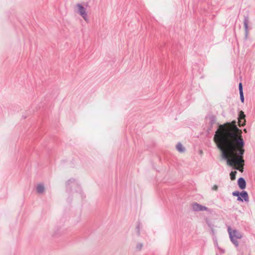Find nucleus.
Returning a JSON list of instances; mask_svg holds the SVG:
<instances>
[{
	"label": "nucleus",
	"mask_w": 255,
	"mask_h": 255,
	"mask_svg": "<svg viewBox=\"0 0 255 255\" xmlns=\"http://www.w3.org/2000/svg\"><path fill=\"white\" fill-rule=\"evenodd\" d=\"M244 132H247V129H246V128H245V129H244Z\"/></svg>",
	"instance_id": "obj_18"
},
{
	"label": "nucleus",
	"mask_w": 255,
	"mask_h": 255,
	"mask_svg": "<svg viewBox=\"0 0 255 255\" xmlns=\"http://www.w3.org/2000/svg\"><path fill=\"white\" fill-rule=\"evenodd\" d=\"M242 131L236 125V121L220 125L215 131L213 140L220 150L222 158L228 165L243 172L245 165V142Z\"/></svg>",
	"instance_id": "obj_1"
},
{
	"label": "nucleus",
	"mask_w": 255,
	"mask_h": 255,
	"mask_svg": "<svg viewBox=\"0 0 255 255\" xmlns=\"http://www.w3.org/2000/svg\"><path fill=\"white\" fill-rule=\"evenodd\" d=\"M77 12L86 22H89V18L86 7L82 4L77 3L76 6Z\"/></svg>",
	"instance_id": "obj_3"
},
{
	"label": "nucleus",
	"mask_w": 255,
	"mask_h": 255,
	"mask_svg": "<svg viewBox=\"0 0 255 255\" xmlns=\"http://www.w3.org/2000/svg\"><path fill=\"white\" fill-rule=\"evenodd\" d=\"M236 174H237L236 171H232L230 173V178L232 180H234L235 179Z\"/></svg>",
	"instance_id": "obj_10"
},
{
	"label": "nucleus",
	"mask_w": 255,
	"mask_h": 255,
	"mask_svg": "<svg viewBox=\"0 0 255 255\" xmlns=\"http://www.w3.org/2000/svg\"><path fill=\"white\" fill-rule=\"evenodd\" d=\"M246 115L244 114V112L242 111H241L239 112V117H238V125L240 127H243L246 125Z\"/></svg>",
	"instance_id": "obj_4"
},
{
	"label": "nucleus",
	"mask_w": 255,
	"mask_h": 255,
	"mask_svg": "<svg viewBox=\"0 0 255 255\" xmlns=\"http://www.w3.org/2000/svg\"><path fill=\"white\" fill-rule=\"evenodd\" d=\"M141 247H142V246L141 245H140L139 246H138V248H139V250L141 249Z\"/></svg>",
	"instance_id": "obj_17"
},
{
	"label": "nucleus",
	"mask_w": 255,
	"mask_h": 255,
	"mask_svg": "<svg viewBox=\"0 0 255 255\" xmlns=\"http://www.w3.org/2000/svg\"><path fill=\"white\" fill-rule=\"evenodd\" d=\"M240 196L244 198L246 202H249V196L248 193L246 191H242L240 194Z\"/></svg>",
	"instance_id": "obj_7"
},
{
	"label": "nucleus",
	"mask_w": 255,
	"mask_h": 255,
	"mask_svg": "<svg viewBox=\"0 0 255 255\" xmlns=\"http://www.w3.org/2000/svg\"><path fill=\"white\" fill-rule=\"evenodd\" d=\"M200 153H201V154H202V153H203L202 151H200Z\"/></svg>",
	"instance_id": "obj_19"
},
{
	"label": "nucleus",
	"mask_w": 255,
	"mask_h": 255,
	"mask_svg": "<svg viewBox=\"0 0 255 255\" xmlns=\"http://www.w3.org/2000/svg\"><path fill=\"white\" fill-rule=\"evenodd\" d=\"M239 89L240 93H243V86H242V84L241 83H240L239 85Z\"/></svg>",
	"instance_id": "obj_11"
},
{
	"label": "nucleus",
	"mask_w": 255,
	"mask_h": 255,
	"mask_svg": "<svg viewBox=\"0 0 255 255\" xmlns=\"http://www.w3.org/2000/svg\"><path fill=\"white\" fill-rule=\"evenodd\" d=\"M36 191L38 193H42L44 191V187L42 184H38L36 186Z\"/></svg>",
	"instance_id": "obj_8"
},
{
	"label": "nucleus",
	"mask_w": 255,
	"mask_h": 255,
	"mask_svg": "<svg viewBox=\"0 0 255 255\" xmlns=\"http://www.w3.org/2000/svg\"><path fill=\"white\" fill-rule=\"evenodd\" d=\"M237 200L238 201H243V199L240 196L238 197Z\"/></svg>",
	"instance_id": "obj_16"
},
{
	"label": "nucleus",
	"mask_w": 255,
	"mask_h": 255,
	"mask_svg": "<svg viewBox=\"0 0 255 255\" xmlns=\"http://www.w3.org/2000/svg\"><path fill=\"white\" fill-rule=\"evenodd\" d=\"M218 187L217 185H214L213 187H212V189L213 190H215V191H217L218 190Z\"/></svg>",
	"instance_id": "obj_14"
},
{
	"label": "nucleus",
	"mask_w": 255,
	"mask_h": 255,
	"mask_svg": "<svg viewBox=\"0 0 255 255\" xmlns=\"http://www.w3.org/2000/svg\"><path fill=\"white\" fill-rule=\"evenodd\" d=\"M238 183L240 188L241 189H244L246 187V181L242 177L238 179Z\"/></svg>",
	"instance_id": "obj_6"
},
{
	"label": "nucleus",
	"mask_w": 255,
	"mask_h": 255,
	"mask_svg": "<svg viewBox=\"0 0 255 255\" xmlns=\"http://www.w3.org/2000/svg\"><path fill=\"white\" fill-rule=\"evenodd\" d=\"M176 149L180 152H184L185 150L184 147L183 146L181 143H178L176 145Z\"/></svg>",
	"instance_id": "obj_9"
},
{
	"label": "nucleus",
	"mask_w": 255,
	"mask_h": 255,
	"mask_svg": "<svg viewBox=\"0 0 255 255\" xmlns=\"http://www.w3.org/2000/svg\"><path fill=\"white\" fill-rule=\"evenodd\" d=\"M241 193L239 191H235L233 193V195L234 196L239 197Z\"/></svg>",
	"instance_id": "obj_12"
},
{
	"label": "nucleus",
	"mask_w": 255,
	"mask_h": 255,
	"mask_svg": "<svg viewBox=\"0 0 255 255\" xmlns=\"http://www.w3.org/2000/svg\"><path fill=\"white\" fill-rule=\"evenodd\" d=\"M240 95L241 100L242 102L243 103L244 102V97L243 93H240Z\"/></svg>",
	"instance_id": "obj_13"
},
{
	"label": "nucleus",
	"mask_w": 255,
	"mask_h": 255,
	"mask_svg": "<svg viewBox=\"0 0 255 255\" xmlns=\"http://www.w3.org/2000/svg\"><path fill=\"white\" fill-rule=\"evenodd\" d=\"M228 232L231 242L236 247H238L239 246V242H238L237 239L242 238V234L236 230H232L230 227H228Z\"/></svg>",
	"instance_id": "obj_2"
},
{
	"label": "nucleus",
	"mask_w": 255,
	"mask_h": 255,
	"mask_svg": "<svg viewBox=\"0 0 255 255\" xmlns=\"http://www.w3.org/2000/svg\"><path fill=\"white\" fill-rule=\"evenodd\" d=\"M244 25L246 28V30H247L248 29V23L247 21H244Z\"/></svg>",
	"instance_id": "obj_15"
},
{
	"label": "nucleus",
	"mask_w": 255,
	"mask_h": 255,
	"mask_svg": "<svg viewBox=\"0 0 255 255\" xmlns=\"http://www.w3.org/2000/svg\"><path fill=\"white\" fill-rule=\"evenodd\" d=\"M193 209L195 211L208 210V208L207 207L203 206L198 203H194L193 204Z\"/></svg>",
	"instance_id": "obj_5"
}]
</instances>
